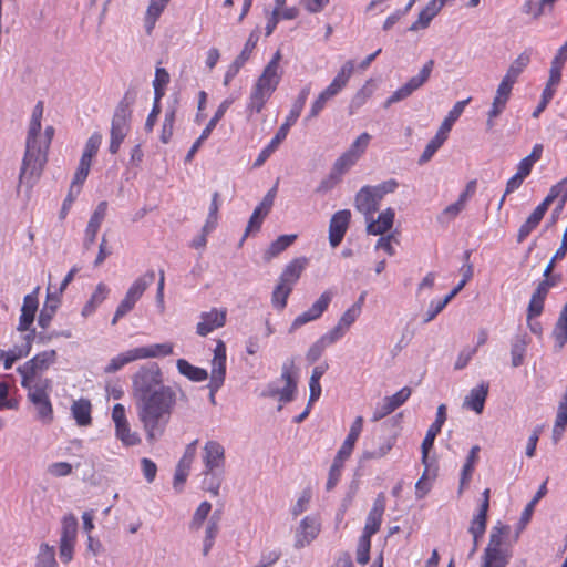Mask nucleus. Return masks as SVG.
<instances>
[{"label": "nucleus", "mask_w": 567, "mask_h": 567, "mask_svg": "<svg viewBox=\"0 0 567 567\" xmlns=\"http://www.w3.org/2000/svg\"><path fill=\"white\" fill-rule=\"evenodd\" d=\"M132 396L148 442L165 433L176 405V391L164 385L157 363L142 365L132 377Z\"/></svg>", "instance_id": "nucleus-1"}, {"label": "nucleus", "mask_w": 567, "mask_h": 567, "mask_svg": "<svg viewBox=\"0 0 567 567\" xmlns=\"http://www.w3.org/2000/svg\"><path fill=\"white\" fill-rule=\"evenodd\" d=\"M41 132V121L30 120L25 152L19 174V185H25L32 188L39 181L44 168V155L39 151V138Z\"/></svg>", "instance_id": "nucleus-2"}, {"label": "nucleus", "mask_w": 567, "mask_h": 567, "mask_svg": "<svg viewBox=\"0 0 567 567\" xmlns=\"http://www.w3.org/2000/svg\"><path fill=\"white\" fill-rule=\"evenodd\" d=\"M135 102V92H125L122 100L115 107L112 122H111V138L109 151L112 154H116L121 147V144L127 136L131 128L132 117V105Z\"/></svg>", "instance_id": "nucleus-3"}, {"label": "nucleus", "mask_w": 567, "mask_h": 567, "mask_svg": "<svg viewBox=\"0 0 567 567\" xmlns=\"http://www.w3.org/2000/svg\"><path fill=\"white\" fill-rule=\"evenodd\" d=\"M509 532L505 525L492 527L488 543L481 556L480 567H507L512 558V550L505 546L504 540Z\"/></svg>", "instance_id": "nucleus-4"}, {"label": "nucleus", "mask_w": 567, "mask_h": 567, "mask_svg": "<svg viewBox=\"0 0 567 567\" xmlns=\"http://www.w3.org/2000/svg\"><path fill=\"white\" fill-rule=\"evenodd\" d=\"M309 93H310L309 86H306L300 91L288 116L286 117L285 123L281 124V126L277 131L274 138L269 142V144L264 150H261V152L259 153L258 157L256 158V161L254 163V167H260L269 158V156L278 148L280 143L287 137L290 127L299 118Z\"/></svg>", "instance_id": "nucleus-5"}, {"label": "nucleus", "mask_w": 567, "mask_h": 567, "mask_svg": "<svg viewBox=\"0 0 567 567\" xmlns=\"http://www.w3.org/2000/svg\"><path fill=\"white\" fill-rule=\"evenodd\" d=\"M281 76L282 72H274L271 69H264L249 96L247 104V112L249 114L260 113L262 111L272 93L277 90Z\"/></svg>", "instance_id": "nucleus-6"}, {"label": "nucleus", "mask_w": 567, "mask_h": 567, "mask_svg": "<svg viewBox=\"0 0 567 567\" xmlns=\"http://www.w3.org/2000/svg\"><path fill=\"white\" fill-rule=\"evenodd\" d=\"M398 185L395 179H388L377 186H363L355 195V208L364 215L365 220H369L379 209L382 198L393 193Z\"/></svg>", "instance_id": "nucleus-7"}, {"label": "nucleus", "mask_w": 567, "mask_h": 567, "mask_svg": "<svg viewBox=\"0 0 567 567\" xmlns=\"http://www.w3.org/2000/svg\"><path fill=\"white\" fill-rule=\"evenodd\" d=\"M51 386V380L44 378L38 379L34 385L24 388L28 391V400L37 410V417L45 424L51 423L53 420V408L49 396Z\"/></svg>", "instance_id": "nucleus-8"}, {"label": "nucleus", "mask_w": 567, "mask_h": 567, "mask_svg": "<svg viewBox=\"0 0 567 567\" xmlns=\"http://www.w3.org/2000/svg\"><path fill=\"white\" fill-rule=\"evenodd\" d=\"M56 358L55 350H45L18 367L17 372L21 375V386L30 388V385H34V382L39 379L38 375L54 364Z\"/></svg>", "instance_id": "nucleus-9"}, {"label": "nucleus", "mask_w": 567, "mask_h": 567, "mask_svg": "<svg viewBox=\"0 0 567 567\" xmlns=\"http://www.w3.org/2000/svg\"><path fill=\"white\" fill-rule=\"evenodd\" d=\"M155 279L154 270H148L133 281L126 291L125 297L116 308L115 315L112 319V324H115L118 319L127 315L143 296L145 290L153 284Z\"/></svg>", "instance_id": "nucleus-10"}, {"label": "nucleus", "mask_w": 567, "mask_h": 567, "mask_svg": "<svg viewBox=\"0 0 567 567\" xmlns=\"http://www.w3.org/2000/svg\"><path fill=\"white\" fill-rule=\"evenodd\" d=\"M321 522L316 515L305 516L293 532V547L297 549L309 546L320 534Z\"/></svg>", "instance_id": "nucleus-11"}, {"label": "nucleus", "mask_w": 567, "mask_h": 567, "mask_svg": "<svg viewBox=\"0 0 567 567\" xmlns=\"http://www.w3.org/2000/svg\"><path fill=\"white\" fill-rule=\"evenodd\" d=\"M529 62L530 53L528 51L520 53L507 69L505 75L496 89V92L511 97L514 84L517 82L519 75L524 72Z\"/></svg>", "instance_id": "nucleus-12"}, {"label": "nucleus", "mask_w": 567, "mask_h": 567, "mask_svg": "<svg viewBox=\"0 0 567 567\" xmlns=\"http://www.w3.org/2000/svg\"><path fill=\"white\" fill-rule=\"evenodd\" d=\"M102 134L99 132H94L85 143L78 169L74 174L75 183H84L86 179L92 158L96 155L101 144H102Z\"/></svg>", "instance_id": "nucleus-13"}, {"label": "nucleus", "mask_w": 567, "mask_h": 567, "mask_svg": "<svg viewBox=\"0 0 567 567\" xmlns=\"http://www.w3.org/2000/svg\"><path fill=\"white\" fill-rule=\"evenodd\" d=\"M332 297L333 293L331 291H324L307 311L295 318L289 331L293 332L303 324L320 318L329 307Z\"/></svg>", "instance_id": "nucleus-14"}, {"label": "nucleus", "mask_w": 567, "mask_h": 567, "mask_svg": "<svg viewBox=\"0 0 567 567\" xmlns=\"http://www.w3.org/2000/svg\"><path fill=\"white\" fill-rule=\"evenodd\" d=\"M226 316V309L212 308L209 311L202 312L196 326V333L200 337H206L214 330L224 327Z\"/></svg>", "instance_id": "nucleus-15"}, {"label": "nucleus", "mask_w": 567, "mask_h": 567, "mask_svg": "<svg viewBox=\"0 0 567 567\" xmlns=\"http://www.w3.org/2000/svg\"><path fill=\"white\" fill-rule=\"evenodd\" d=\"M411 389L409 386H404L399 390L396 393L390 396H385L381 403L378 404L373 412L372 421H379L386 415L391 414L394 410L404 404L408 399L411 396Z\"/></svg>", "instance_id": "nucleus-16"}, {"label": "nucleus", "mask_w": 567, "mask_h": 567, "mask_svg": "<svg viewBox=\"0 0 567 567\" xmlns=\"http://www.w3.org/2000/svg\"><path fill=\"white\" fill-rule=\"evenodd\" d=\"M39 291L40 287H35L31 293L24 296L17 326L18 331H29L30 327H32L39 307Z\"/></svg>", "instance_id": "nucleus-17"}, {"label": "nucleus", "mask_w": 567, "mask_h": 567, "mask_svg": "<svg viewBox=\"0 0 567 567\" xmlns=\"http://www.w3.org/2000/svg\"><path fill=\"white\" fill-rule=\"evenodd\" d=\"M226 344L223 340H217L214 349V355L210 361L212 371L210 380L215 388L218 384H224L226 379Z\"/></svg>", "instance_id": "nucleus-18"}, {"label": "nucleus", "mask_w": 567, "mask_h": 567, "mask_svg": "<svg viewBox=\"0 0 567 567\" xmlns=\"http://www.w3.org/2000/svg\"><path fill=\"white\" fill-rule=\"evenodd\" d=\"M351 218L349 209H342L332 215L329 224V243L334 248L343 239Z\"/></svg>", "instance_id": "nucleus-19"}, {"label": "nucleus", "mask_w": 567, "mask_h": 567, "mask_svg": "<svg viewBox=\"0 0 567 567\" xmlns=\"http://www.w3.org/2000/svg\"><path fill=\"white\" fill-rule=\"evenodd\" d=\"M385 511V496L383 493L378 494L370 509L362 535L372 537L380 529L382 517Z\"/></svg>", "instance_id": "nucleus-20"}, {"label": "nucleus", "mask_w": 567, "mask_h": 567, "mask_svg": "<svg viewBox=\"0 0 567 567\" xmlns=\"http://www.w3.org/2000/svg\"><path fill=\"white\" fill-rule=\"evenodd\" d=\"M203 461L206 473H212L214 470L221 467L225 461V450L223 445L216 441H208L204 446Z\"/></svg>", "instance_id": "nucleus-21"}, {"label": "nucleus", "mask_w": 567, "mask_h": 567, "mask_svg": "<svg viewBox=\"0 0 567 567\" xmlns=\"http://www.w3.org/2000/svg\"><path fill=\"white\" fill-rule=\"evenodd\" d=\"M394 217L395 212L391 207L380 213L377 219H373V215H371V218L367 220V233L370 235L383 236L392 228Z\"/></svg>", "instance_id": "nucleus-22"}, {"label": "nucleus", "mask_w": 567, "mask_h": 567, "mask_svg": "<svg viewBox=\"0 0 567 567\" xmlns=\"http://www.w3.org/2000/svg\"><path fill=\"white\" fill-rule=\"evenodd\" d=\"M353 70V62L347 61L342 65L338 74L333 78L331 83L323 90L326 92V95L331 96L332 99L337 96L347 86Z\"/></svg>", "instance_id": "nucleus-23"}, {"label": "nucleus", "mask_w": 567, "mask_h": 567, "mask_svg": "<svg viewBox=\"0 0 567 567\" xmlns=\"http://www.w3.org/2000/svg\"><path fill=\"white\" fill-rule=\"evenodd\" d=\"M444 2L442 0H431L426 7L420 12L419 18L414 21L409 28V31L416 32L423 30L429 27L430 22L433 18L441 11L444 7Z\"/></svg>", "instance_id": "nucleus-24"}, {"label": "nucleus", "mask_w": 567, "mask_h": 567, "mask_svg": "<svg viewBox=\"0 0 567 567\" xmlns=\"http://www.w3.org/2000/svg\"><path fill=\"white\" fill-rule=\"evenodd\" d=\"M363 427V417L357 416L353 423L350 426V431L343 441L341 447L339 449L336 457H339L341 460H348L353 451L354 444L357 440L359 439L361 431Z\"/></svg>", "instance_id": "nucleus-25"}, {"label": "nucleus", "mask_w": 567, "mask_h": 567, "mask_svg": "<svg viewBox=\"0 0 567 567\" xmlns=\"http://www.w3.org/2000/svg\"><path fill=\"white\" fill-rule=\"evenodd\" d=\"M487 394L488 384L483 382L470 391L464 399L463 406L480 414L484 409Z\"/></svg>", "instance_id": "nucleus-26"}, {"label": "nucleus", "mask_w": 567, "mask_h": 567, "mask_svg": "<svg viewBox=\"0 0 567 567\" xmlns=\"http://www.w3.org/2000/svg\"><path fill=\"white\" fill-rule=\"evenodd\" d=\"M60 295L56 292H51L48 288L47 292V300L43 305V308L41 309L39 317H38V324L42 329L49 328L56 309L60 306Z\"/></svg>", "instance_id": "nucleus-27"}, {"label": "nucleus", "mask_w": 567, "mask_h": 567, "mask_svg": "<svg viewBox=\"0 0 567 567\" xmlns=\"http://www.w3.org/2000/svg\"><path fill=\"white\" fill-rule=\"evenodd\" d=\"M549 205L543 200L534 212L528 216L526 221L520 226L517 235L518 243H522L540 223L546 214Z\"/></svg>", "instance_id": "nucleus-28"}, {"label": "nucleus", "mask_w": 567, "mask_h": 567, "mask_svg": "<svg viewBox=\"0 0 567 567\" xmlns=\"http://www.w3.org/2000/svg\"><path fill=\"white\" fill-rule=\"evenodd\" d=\"M307 264H308V259L305 257H300V258H296V259L291 260L285 267L282 274L280 275L279 281L282 284H286L290 287H293V285L300 278Z\"/></svg>", "instance_id": "nucleus-29"}, {"label": "nucleus", "mask_w": 567, "mask_h": 567, "mask_svg": "<svg viewBox=\"0 0 567 567\" xmlns=\"http://www.w3.org/2000/svg\"><path fill=\"white\" fill-rule=\"evenodd\" d=\"M361 312L358 307H350L347 311L341 316L336 327H333L329 332L337 339L340 340L344 337L350 327L357 321L360 317Z\"/></svg>", "instance_id": "nucleus-30"}, {"label": "nucleus", "mask_w": 567, "mask_h": 567, "mask_svg": "<svg viewBox=\"0 0 567 567\" xmlns=\"http://www.w3.org/2000/svg\"><path fill=\"white\" fill-rule=\"evenodd\" d=\"M92 405L87 399H79L71 405V413L79 426H89L92 423Z\"/></svg>", "instance_id": "nucleus-31"}, {"label": "nucleus", "mask_w": 567, "mask_h": 567, "mask_svg": "<svg viewBox=\"0 0 567 567\" xmlns=\"http://www.w3.org/2000/svg\"><path fill=\"white\" fill-rule=\"evenodd\" d=\"M138 360L151 358H164L173 353V344L171 342L154 343L135 348Z\"/></svg>", "instance_id": "nucleus-32"}, {"label": "nucleus", "mask_w": 567, "mask_h": 567, "mask_svg": "<svg viewBox=\"0 0 567 567\" xmlns=\"http://www.w3.org/2000/svg\"><path fill=\"white\" fill-rule=\"evenodd\" d=\"M109 293V287L105 284L100 282L89 301L84 305L82 309V316H91L96 310V308L107 298Z\"/></svg>", "instance_id": "nucleus-33"}, {"label": "nucleus", "mask_w": 567, "mask_h": 567, "mask_svg": "<svg viewBox=\"0 0 567 567\" xmlns=\"http://www.w3.org/2000/svg\"><path fill=\"white\" fill-rule=\"evenodd\" d=\"M176 367L182 375L186 377L193 382H202L208 378V373L205 369L195 367L185 359H178Z\"/></svg>", "instance_id": "nucleus-34"}, {"label": "nucleus", "mask_w": 567, "mask_h": 567, "mask_svg": "<svg viewBox=\"0 0 567 567\" xmlns=\"http://www.w3.org/2000/svg\"><path fill=\"white\" fill-rule=\"evenodd\" d=\"M555 347L560 350L567 343V302L564 305L553 330Z\"/></svg>", "instance_id": "nucleus-35"}, {"label": "nucleus", "mask_w": 567, "mask_h": 567, "mask_svg": "<svg viewBox=\"0 0 567 567\" xmlns=\"http://www.w3.org/2000/svg\"><path fill=\"white\" fill-rule=\"evenodd\" d=\"M528 344L527 336H516L511 343L512 367L517 368L524 363V358Z\"/></svg>", "instance_id": "nucleus-36"}, {"label": "nucleus", "mask_w": 567, "mask_h": 567, "mask_svg": "<svg viewBox=\"0 0 567 567\" xmlns=\"http://www.w3.org/2000/svg\"><path fill=\"white\" fill-rule=\"evenodd\" d=\"M509 97L495 92L492 105L487 112L486 127L491 131L495 126V118H497L506 109Z\"/></svg>", "instance_id": "nucleus-37"}, {"label": "nucleus", "mask_w": 567, "mask_h": 567, "mask_svg": "<svg viewBox=\"0 0 567 567\" xmlns=\"http://www.w3.org/2000/svg\"><path fill=\"white\" fill-rule=\"evenodd\" d=\"M567 61V41L563 47L559 48L556 55L551 61V66L549 70V82L550 83H559L561 80V70L564 68L565 62Z\"/></svg>", "instance_id": "nucleus-38"}, {"label": "nucleus", "mask_w": 567, "mask_h": 567, "mask_svg": "<svg viewBox=\"0 0 567 567\" xmlns=\"http://www.w3.org/2000/svg\"><path fill=\"white\" fill-rule=\"evenodd\" d=\"M374 92V85L372 81H367L365 84L352 96L349 104V114H354L360 107H362Z\"/></svg>", "instance_id": "nucleus-39"}, {"label": "nucleus", "mask_w": 567, "mask_h": 567, "mask_svg": "<svg viewBox=\"0 0 567 567\" xmlns=\"http://www.w3.org/2000/svg\"><path fill=\"white\" fill-rule=\"evenodd\" d=\"M337 341L338 340L330 332H327L309 348L306 354L307 360L310 363L316 362L322 355L326 348Z\"/></svg>", "instance_id": "nucleus-40"}, {"label": "nucleus", "mask_w": 567, "mask_h": 567, "mask_svg": "<svg viewBox=\"0 0 567 567\" xmlns=\"http://www.w3.org/2000/svg\"><path fill=\"white\" fill-rule=\"evenodd\" d=\"M136 360H138L136 349H130L112 358L109 364L104 368V372L114 373L121 370L124 365Z\"/></svg>", "instance_id": "nucleus-41"}, {"label": "nucleus", "mask_w": 567, "mask_h": 567, "mask_svg": "<svg viewBox=\"0 0 567 567\" xmlns=\"http://www.w3.org/2000/svg\"><path fill=\"white\" fill-rule=\"evenodd\" d=\"M169 0H151L146 10L145 28L151 33L156 20L159 18Z\"/></svg>", "instance_id": "nucleus-42"}, {"label": "nucleus", "mask_w": 567, "mask_h": 567, "mask_svg": "<svg viewBox=\"0 0 567 567\" xmlns=\"http://www.w3.org/2000/svg\"><path fill=\"white\" fill-rule=\"evenodd\" d=\"M478 452H480V446L474 445L467 455L466 462L463 465L462 473H461L460 491H458L460 494L463 492V488L468 484V482L471 480L472 473L474 471V465L478 458Z\"/></svg>", "instance_id": "nucleus-43"}, {"label": "nucleus", "mask_w": 567, "mask_h": 567, "mask_svg": "<svg viewBox=\"0 0 567 567\" xmlns=\"http://www.w3.org/2000/svg\"><path fill=\"white\" fill-rule=\"evenodd\" d=\"M547 297V293L544 292L543 288L539 289L536 287L535 291L533 292L528 308H527V319L530 321L533 318H536L542 315L544 310V302Z\"/></svg>", "instance_id": "nucleus-44"}, {"label": "nucleus", "mask_w": 567, "mask_h": 567, "mask_svg": "<svg viewBox=\"0 0 567 567\" xmlns=\"http://www.w3.org/2000/svg\"><path fill=\"white\" fill-rule=\"evenodd\" d=\"M567 425V398L560 401L557 415L553 429V439L555 442L559 441Z\"/></svg>", "instance_id": "nucleus-45"}, {"label": "nucleus", "mask_w": 567, "mask_h": 567, "mask_svg": "<svg viewBox=\"0 0 567 567\" xmlns=\"http://www.w3.org/2000/svg\"><path fill=\"white\" fill-rule=\"evenodd\" d=\"M219 517L216 515H213L206 526L205 529V538L203 544V555L207 556L210 551L212 547L214 546L215 538L219 530Z\"/></svg>", "instance_id": "nucleus-46"}, {"label": "nucleus", "mask_w": 567, "mask_h": 567, "mask_svg": "<svg viewBox=\"0 0 567 567\" xmlns=\"http://www.w3.org/2000/svg\"><path fill=\"white\" fill-rule=\"evenodd\" d=\"M557 198H559L558 209H563L567 202V177L554 185L544 200L550 205Z\"/></svg>", "instance_id": "nucleus-47"}, {"label": "nucleus", "mask_w": 567, "mask_h": 567, "mask_svg": "<svg viewBox=\"0 0 567 567\" xmlns=\"http://www.w3.org/2000/svg\"><path fill=\"white\" fill-rule=\"evenodd\" d=\"M233 102V99H226L219 104L214 116L210 118L206 127L203 130L202 140H207L209 137L210 133L216 127L217 123L223 118V116L225 115L226 111L230 107Z\"/></svg>", "instance_id": "nucleus-48"}, {"label": "nucleus", "mask_w": 567, "mask_h": 567, "mask_svg": "<svg viewBox=\"0 0 567 567\" xmlns=\"http://www.w3.org/2000/svg\"><path fill=\"white\" fill-rule=\"evenodd\" d=\"M487 512L486 508H480L477 514L473 517L468 532L473 538H482L486 530Z\"/></svg>", "instance_id": "nucleus-49"}, {"label": "nucleus", "mask_w": 567, "mask_h": 567, "mask_svg": "<svg viewBox=\"0 0 567 567\" xmlns=\"http://www.w3.org/2000/svg\"><path fill=\"white\" fill-rule=\"evenodd\" d=\"M115 436L125 446H134L141 442L138 434L136 432L131 431L128 422L115 427Z\"/></svg>", "instance_id": "nucleus-50"}, {"label": "nucleus", "mask_w": 567, "mask_h": 567, "mask_svg": "<svg viewBox=\"0 0 567 567\" xmlns=\"http://www.w3.org/2000/svg\"><path fill=\"white\" fill-rule=\"evenodd\" d=\"M434 62L432 60L427 61L420 73L415 76H412L405 85L413 93L417 89H420L430 78Z\"/></svg>", "instance_id": "nucleus-51"}, {"label": "nucleus", "mask_w": 567, "mask_h": 567, "mask_svg": "<svg viewBox=\"0 0 567 567\" xmlns=\"http://www.w3.org/2000/svg\"><path fill=\"white\" fill-rule=\"evenodd\" d=\"M210 511L212 504L207 501L202 502L193 515V518L189 523V528L196 532L199 530L204 522L207 519Z\"/></svg>", "instance_id": "nucleus-52"}, {"label": "nucleus", "mask_w": 567, "mask_h": 567, "mask_svg": "<svg viewBox=\"0 0 567 567\" xmlns=\"http://www.w3.org/2000/svg\"><path fill=\"white\" fill-rule=\"evenodd\" d=\"M292 291V287L278 282L272 292V305L275 308L282 310L287 305V299Z\"/></svg>", "instance_id": "nucleus-53"}, {"label": "nucleus", "mask_w": 567, "mask_h": 567, "mask_svg": "<svg viewBox=\"0 0 567 567\" xmlns=\"http://www.w3.org/2000/svg\"><path fill=\"white\" fill-rule=\"evenodd\" d=\"M297 238V235H281L271 243L267 250L269 258L275 257L288 248Z\"/></svg>", "instance_id": "nucleus-54"}, {"label": "nucleus", "mask_w": 567, "mask_h": 567, "mask_svg": "<svg viewBox=\"0 0 567 567\" xmlns=\"http://www.w3.org/2000/svg\"><path fill=\"white\" fill-rule=\"evenodd\" d=\"M35 567H56L54 547L47 544L40 546Z\"/></svg>", "instance_id": "nucleus-55"}, {"label": "nucleus", "mask_w": 567, "mask_h": 567, "mask_svg": "<svg viewBox=\"0 0 567 567\" xmlns=\"http://www.w3.org/2000/svg\"><path fill=\"white\" fill-rule=\"evenodd\" d=\"M78 532V520L73 515L64 516L62 519V532L60 540L75 542Z\"/></svg>", "instance_id": "nucleus-56"}, {"label": "nucleus", "mask_w": 567, "mask_h": 567, "mask_svg": "<svg viewBox=\"0 0 567 567\" xmlns=\"http://www.w3.org/2000/svg\"><path fill=\"white\" fill-rule=\"evenodd\" d=\"M370 141L371 135L364 132L355 138V141L350 145L347 152L351 153L357 159H359L368 148Z\"/></svg>", "instance_id": "nucleus-57"}, {"label": "nucleus", "mask_w": 567, "mask_h": 567, "mask_svg": "<svg viewBox=\"0 0 567 567\" xmlns=\"http://www.w3.org/2000/svg\"><path fill=\"white\" fill-rule=\"evenodd\" d=\"M371 537L361 535L357 546V561L364 566L370 560Z\"/></svg>", "instance_id": "nucleus-58"}, {"label": "nucleus", "mask_w": 567, "mask_h": 567, "mask_svg": "<svg viewBox=\"0 0 567 567\" xmlns=\"http://www.w3.org/2000/svg\"><path fill=\"white\" fill-rule=\"evenodd\" d=\"M344 462H346L344 460L334 457L333 463L330 467L328 481L326 484L327 491L333 489L336 487V485L338 484Z\"/></svg>", "instance_id": "nucleus-59"}, {"label": "nucleus", "mask_w": 567, "mask_h": 567, "mask_svg": "<svg viewBox=\"0 0 567 567\" xmlns=\"http://www.w3.org/2000/svg\"><path fill=\"white\" fill-rule=\"evenodd\" d=\"M359 159H357L351 153L347 151L337 158L333 164V173L342 175L349 171Z\"/></svg>", "instance_id": "nucleus-60"}, {"label": "nucleus", "mask_w": 567, "mask_h": 567, "mask_svg": "<svg viewBox=\"0 0 567 567\" xmlns=\"http://www.w3.org/2000/svg\"><path fill=\"white\" fill-rule=\"evenodd\" d=\"M522 12L533 19H537L545 13L540 0H525L522 6Z\"/></svg>", "instance_id": "nucleus-61"}, {"label": "nucleus", "mask_w": 567, "mask_h": 567, "mask_svg": "<svg viewBox=\"0 0 567 567\" xmlns=\"http://www.w3.org/2000/svg\"><path fill=\"white\" fill-rule=\"evenodd\" d=\"M470 101L471 99L468 97L466 100L456 102L452 110L446 115V117L443 120V122L453 127L454 123L460 118L465 106L468 104Z\"/></svg>", "instance_id": "nucleus-62"}, {"label": "nucleus", "mask_w": 567, "mask_h": 567, "mask_svg": "<svg viewBox=\"0 0 567 567\" xmlns=\"http://www.w3.org/2000/svg\"><path fill=\"white\" fill-rule=\"evenodd\" d=\"M106 210H107V203L106 202L99 203V205L96 206L95 210L93 212V214L89 220L87 226L95 228V229H100L101 224L105 218Z\"/></svg>", "instance_id": "nucleus-63"}, {"label": "nucleus", "mask_w": 567, "mask_h": 567, "mask_svg": "<svg viewBox=\"0 0 567 567\" xmlns=\"http://www.w3.org/2000/svg\"><path fill=\"white\" fill-rule=\"evenodd\" d=\"M310 499H311L310 492L303 491L301 493V495L299 496V498L297 499V502L295 503V505L290 509V513L293 518L298 517L299 515H301L303 512L307 511Z\"/></svg>", "instance_id": "nucleus-64"}]
</instances>
